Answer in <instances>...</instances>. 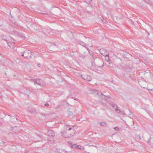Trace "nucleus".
I'll use <instances>...</instances> for the list:
<instances>
[{"label": "nucleus", "mask_w": 153, "mask_h": 153, "mask_svg": "<svg viewBox=\"0 0 153 153\" xmlns=\"http://www.w3.org/2000/svg\"><path fill=\"white\" fill-rule=\"evenodd\" d=\"M105 100H107V101H108V100H107V99H109L110 98V97L109 96H105Z\"/></svg>", "instance_id": "nucleus-12"}, {"label": "nucleus", "mask_w": 153, "mask_h": 153, "mask_svg": "<svg viewBox=\"0 0 153 153\" xmlns=\"http://www.w3.org/2000/svg\"><path fill=\"white\" fill-rule=\"evenodd\" d=\"M129 111V112H130V114H132V113L131 112V111Z\"/></svg>", "instance_id": "nucleus-15"}, {"label": "nucleus", "mask_w": 153, "mask_h": 153, "mask_svg": "<svg viewBox=\"0 0 153 153\" xmlns=\"http://www.w3.org/2000/svg\"><path fill=\"white\" fill-rule=\"evenodd\" d=\"M65 153H67V152H67V151H65Z\"/></svg>", "instance_id": "nucleus-18"}, {"label": "nucleus", "mask_w": 153, "mask_h": 153, "mask_svg": "<svg viewBox=\"0 0 153 153\" xmlns=\"http://www.w3.org/2000/svg\"><path fill=\"white\" fill-rule=\"evenodd\" d=\"M2 124V123L0 122V125L1 124Z\"/></svg>", "instance_id": "nucleus-17"}, {"label": "nucleus", "mask_w": 153, "mask_h": 153, "mask_svg": "<svg viewBox=\"0 0 153 153\" xmlns=\"http://www.w3.org/2000/svg\"><path fill=\"white\" fill-rule=\"evenodd\" d=\"M113 128L116 131H118L119 130V127L117 126L114 127Z\"/></svg>", "instance_id": "nucleus-9"}, {"label": "nucleus", "mask_w": 153, "mask_h": 153, "mask_svg": "<svg viewBox=\"0 0 153 153\" xmlns=\"http://www.w3.org/2000/svg\"><path fill=\"white\" fill-rule=\"evenodd\" d=\"M73 114V113L71 111H70L69 112V115H71Z\"/></svg>", "instance_id": "nucleus-14"}, {"label": "nucleus", "mask_w": 153, "mask_h": 153, "mask_svg": "<svg viewBox=\"0 0 153 153\" xmlns=\"http://www.w3.org/2000/svg\"><path fill=\"white\" fill-rule=\"evenodd\" d=\"M84 79L87 81H91V78L90 76H85Z\"/></svg>", "instance_id": "nucleus-6"}, {"label": "nucleus", "mask_w": 153, "mask_h": 153, "mask_svg": "<svg viewBox=\"0 0 153 153\" xmlns=\"http://www.w3.org/2000/svg\"><path fill=\"white\" fill-rule=\"evenodd\" d=\"M100 125L103 126L105 127L106 126V123L104 122H101L100 123Z\"/></svg>", "instance_id": "nucleus-8"}, {"label": "nucleus", "mask_w": 153, "mask_h": 153, "mask_svg": "<svg viewBox=\"0 0 153 153\" xmlns=\"http://www.w3.org/2000/svg\"><path fill=\"white\" fill-rule=\"evenodd\" d=\"M74 127V126L66 125L64 126V128L66 131L62 132H61V135L66 138H69L73 136L75 131V130L72 128Z\"/></svg>", "instance_id": "nucleus-1"}, {"label": "nucleus", "mask_w": 153, "mask_h": 153, "mask_svg": "<svg viewBox=\"0 0 153 153\" xmlns=\"http://www.w3.org/2000/svg\"><path fill=\"white\" fill-rule=\"evenodd\" d=\"M151 116L152 117V118L153 119V116H152L151 115Z\"/></svg>", "instance_id": "nucleus-16"}, {"label": "nucleus", "mask_w": 153, "mask_h": 153, "mask_svg": "<svg viewBox=\"0 0 153 153\" xmlns=\"http://www.w3.org/2000/svg\"><path fill=\"white\" fill-rule=\"evenodd\" d=\"M16 119L17 120H17V118H16Z\"/></svg>", "instance_id": "nucleus-20"}, {"label": "nucleus", "mask_w": 153, "mask_h": 153, "mask_svg": "<svg viewBox=\"0 0 153 153\" xmlns=\"http://www.w3.org/2000/svg\"><path fill=\"white\" fill-rule=\"evenodd\" d=\"M48 136L51 137L50 138H49L48 140L49 141L51 142V143H53V137L55 136L54 133L53 131L51 130H48Z\"/></svg>", "instance_id": "nucleus-3"}, {"label": "nucleus", "mask_w": 153, "mask_h": 153, "mask_svg": "<svg viewBox=\"0 0 153 153\" xmlns=\"http://www.w3.org/2000/svg\"><path fill=\"white\" fill-rule=\"evenodd\" d=\"M72 147L73 148L78 149V147H79V146L76 144H74L72 145Z\"/></svg>", "instance_id": "nucleus-7"}, {"label": "nucleus", "mask_w": 153, "mask_h": 153, "mask_svg": "<svg viewBox=\"0 0 153 153\" xmlns=\"http://www.w3.org/2000/svg\"><path fill=\"white\" fill-rule=\"evenodd\" d=\"M106 51V50H105V49H103V50H101L100 51V52L101 53V54L103 55H104L105 54V53H103L102 52V51Z\"/></svg>", "instance_id": "nucleus-10"}, {"label": "nucleus", "mask_w": 153, "mask_h": 153, "mask_svg": "<svg viewBox=\"0 0 153 153\" xmlns=\"http://www.w3.org/2000/svg\"><path fill=\"white\" fill-rule=\"evenodd\" d=\"M93 92L94 93V94L96 95H102V94L101 92L100 91H96L95 90H93Z\"/></svg>", "instance_id": "nucleus-5"}, {"label": "nucleus", "mask_w": 153, "mask_h": 153, "mask_svg": "<svg viewBox=\"0 0 153 153\" xmlns=\"http://www.w3.org/2000/svg\"><path fill=\"white\" fill-rule=\"evenodd\" d=\"M110 105L114 109L115 111L117 112V113L120 114H122L123 112L122 111H121L120 109V108L118 107L115 103L111 102L110 103Z\"/></svg>", "instance_id": "nucleus-2"}, {"label": "nucleus", "mask_w": 153, "mask_h": 153, "mask_svg": "<svg viewBox=\"0 0 153 153\" xmlns=\"http://www.w3.org/2000/svg\"><path fill=\"white\" fill-rule=\"evenodd\" d=\"M45 105L46 107H48L49 106V104L48 103H46Z\"/></svg>", "instance_id": "nucleus-13"}, {"label": "nucleus", "mask_w": 153, "mask_h": 153, "mask_svg": "<svg viewBox=\"0 0 153 153\" xmlns=\"http://www.w3.org/2000/svg\"><path fill=\"white\" fill-rule=\"evenodd\" d=\"M32 53L30 51H25L23 56L25 58L27 59H30L31 58Z\"/></svg>", "instance_id": "nucleus-4"}, {"label": "nucleus", "mask_w": 153, "mask_h": 153, "mask_svg": "<svg viewBox=\"0 0 153 153\" xmlns=\"http://www.w3.org/2000/svg\"><path fill=\"white\" fill-rule=\"evenodd\" d=\"M78 149H84V148L83 146H79V147H78Z\"/></svg>", "instance_id": "nucleus-11"}, {"label": "nucleus", "mask_w": 153, "mask_h": 153, "mask_svg": "<svg viewBox=\"0 0 153 153\" xmlns=\"http://www.w3.org/2000/svg\"><path fill=\"white\" fill-rule=\"evenodd\" d=\"M8 116H10V115H8Z\"/></svg>", "instance_id": "nucleus-19"}]
</instances>
